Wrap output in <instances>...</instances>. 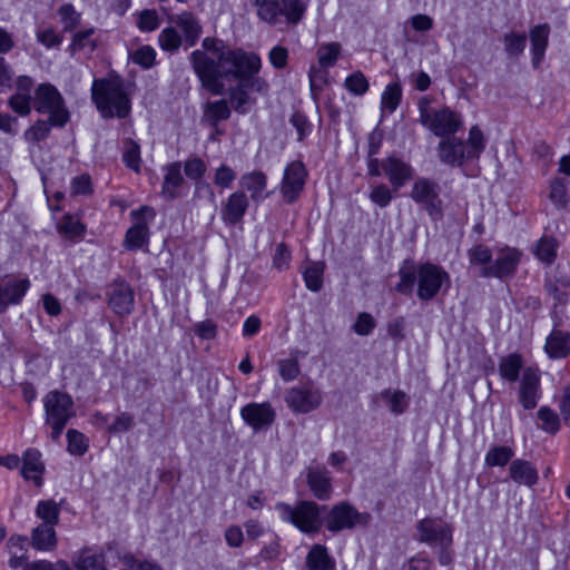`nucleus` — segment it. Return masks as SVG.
<instances>
[{"label": "nucleus", "instance_id": "nucleus-39", "mask_svg": "<svg viewBox=\"0 0 570 570\" xmlns=\"http://www.w3.org/2000/svg\"><path fill=\"white\" fill-rule=\"evenodd\" d=\"M503 43L509 57H519L524 51L527 35L524 32H508L503 36Z\"/></svg>", "mask_w": 570, "mask_h": 570}, {"label": "nucleus", "instance_id": "nucleus-57", "mask_svg": "<svg viewBox=\"0 0 570 570\" xmlns=\"http://www.w3.org/2000/svg\"><path fill=\"white\" fill-rule=\"evenodd\" d=\"M95 33L94 28H88L85 30H80L73 35L72 42L70 45V49L72 51L82 50L85 48H96V42L92 39V36Z\"/></svg>", "mask_w": 570, "mask_h": 570}, {"label": "nucleus", "instance_id": "nucleus-55", "mask_svg": "<svg viewBox=\"0 0 570 570\" xmlns=\"http://www.w3.org/2000/svg\"><path fill=\"white\" fill-rule=\"evenodd\" d=\"M345 88L353 95L361 96L368 90V81L361 71L350 75L344 82Z\"/></svg>", "mask_w": 570, "mask_h": 570}, {"label": "nucleus", "instance_id": "nucleus-29", "mask_svg": "<svg viewBox=\"0 0 570 570\" xmlns=\"http://www.w3.org/2000/svg\"><path fill=\"white\" fill-rule=\"evenodd\" d=\"M43 472V464L40 461V452L35 449H29L23 454V464L21 474L26 480H32L37 485L41 484V474Z\"/></svg>", "mask_w": 570, "mask_h": 570}, {"label": "nucleus", "instance_id": "nucleus-35", "mask_svg": "<svg viewBox=\"0 0 570 570\" xmlns=\"http://www.w3.org/2000/svg\"><path fill=\"white\" fill-rule=\"evenodd\" d=\"M306 11L302 0H281V19L288 24L298 23Z\"/></svg>", "mask_w": 570, "mask_h": 570}, {"label": "nucleus", "instance_id": "nucleus-47", "mask_svg": "<svg viewBox=\"0 0 570 570\" xmlns=\"http://www.w3.org/2000/svg\"><path fill=\"white\" fill-rule=\"evenodd\" d=\"M540 421V429L548 433H556L560 429V421L558 414L548 406H542L537 412Z\"/></svg>", "mask_w": 570, "mask_h": 570}, {"label": "nucleus", "instance_id": "nucleus-59", "mask_svg": "<svg viewBox=\"0 0 570 570\" xmlns=\"http://www.w3.org/2000/svg\"><path fill=\"white\" fill-rule=\"evenodd\" d=\"M160 24V19L155 10H142L138 14L137 26L142 32H151Z\"/></svg>", "mask_w": 570, "mask_h": 570}, {"label": "nucleus", "instance_id": "nucleus-54", "mask_svg": "<svg viewBox=\"0 0 570 570\" xmlns=\"http://www.w3.org/2000/svg\"><path fill=\"white\" fill-rule=\"evenodd\" d=\"M68 451L73 455H82L88 450L87 438L77 430H69L67 432Z\"/></svg>", "mask_w": 570, "mask_h": 570}, {"label": "nucleus", "instance_id": "nucleus-15", "mask_svg": "<svg viewBox=\"0 0 570 570\" xmlns=\"http://www.w3.org/2000/svg\"><path fill=\"white\" fill-rule=\"evenodd\" d=\"M240 417L254 431H266L275 422L276 413L268 402H252L240 409Z\"/></svg>", "mask_w": 570, "mask_h": 570}, {"label": "nucleus", "instance_id": "nucleus-8", "mask_svg": "<svg viewBox=\"0 0 570 570\" xmlns=\"http://www.w3.org/2000/svg\"><path fill=\"white\" fill-rule=\"evenodd\" d=\"M420 121L436 136L455 134L462 126L459 114L448 107L432 109L426 99L419 102Z\"/></svg>", "mask_w": 570, "mask_h": 570}, {"label": "nucleus", "instance_id": "nucleus-2", "mask_svg": "<svg viewBox=\"0 0 570 570\" xmlns=\"http://www.w3.org/2000/svg\"><path fill=\"white\" fill-rule=\"evenodd\" d=\"M92 100L104 117L125 118L130 110V102L124 90V82L117 75L96 79L91 88Z\"/></svg>", "mask_w": 570, "mask_h": 570}, {"label": "nucleus", "instance_id": "nucleus-26", "mask_svg": "<svg viewBox=\"0 0 570 570\" xmlns=\"http://www.w3.org/2000/svg\"><path fill=\"white\" fill-rule=\"evenodd\" d=\"M550 26L548 23L537 24L530 30V42L532 51V66L538 68L543 60L549 42Z\"/></svg>", "mask_w": 570, "mask_h": 570}, {"label": "nucleus", "instance_id": "nucleus-18", "mask_svg": "<svg viewBox=\"0 0 570 570\" xmlns=\"http://www.w3.org/2000/svg\"><path fill=\"white\" fill-rule=\"evenodd\" d=\"M382 169L394 191L412 180L415 173L410 163L395 155L382 159Z\"/></svg>", "mask_w": 570, "mask_h": 570}, {"label": "nucleus", "instance_id": "nucleus-40", "mask_svg": "<svg viewBox=\"0 0 570 570\" xmlns=\"http://www.w3.org/2000/svg\"><path fill=\"white\" fill-rule=\"evenodd\" d=\"M324 267V263L316 262L304 271V282L309 291L318 292L322 288Z\"/></svg>", "mask_w": 570, "mask_h": 570}, {"label": "nucleus", "instance_id": "nucleus-17", "mask_svg": "<svg viewBox=\"0 0 570 570\" xmlns=\"http://www.w3.org/2000/svg\"><path fill=\"white\" fill-rule=\"evenodd\" d=\"M135 224L127 230L125 242L130 248H140L148 237V225L155 218L154 208L141 206L137 210L131 212Z\"/></svg>", "mask_w": 570, "mask_h": 570}, {"label": "nucleus", "instance_id": "nucleus-63", "mask_svg": "<svg viewBox=\"0 0 570 570\" xmlns=\"http://www.w3.org/2000/svg\"><path fill=\"white\" fill-rule=\"evenodd\" d=\"M30 101L29 95L18 92L9 99V106L20 116H28L31 111Z\"/></svg>", "mask_w": 570, "mask_h": 570}, {"label": "nucleus", "instance_id": "nucleus-24", "mask_svg": "<svg viewBox=\"0 0 570 570\" xmlns=\"http://www.w3.org/2000/svg\"><path fill=\"white\" fill-rule=\"evenodd\" d=\"M185 178L181 174V163L173 161L164 167V181L161 195L167 199H175L179 196V188L184 185Z\"/></svg>", "mask_w": 570, "mask_h": 570}, {"label": "nucleus", "instance_id": "nucleus-52", "mask_svg": "<svg viewBox=\"0 0 570 570\" xmlns=\"http://www.w3.org/2000/svg\"><path fill=\"white\" fill-rule=\"evenodd\" d=\"M205 114L214 121L226 120L230 116V110L226 100H217L207 102Z\"/></svg>", "mask_w": 570, "mask_h": 570}, {"label": "nucleus", "instance_id": "nucleus-51", "mask_svg": "<svg viewBox=\"0 0 570 570\" xmlns=\"http://www.w3.org/2000/svg\"><path fill=\"white\" fill-rule=\"evenodd\" d=\"M392 191H394L392 188L381 183L372 187L368 197L372 203L384 208L387 207L393 199Z\"/></svg>", "mask_w": 570, "mask_h": 570}, {"label": "nucleus", "instance_id": "nucleus-12", "mask_svg": "<svg viewBox=\"0 0 570 570\" xmlns=\"http://www.w3.org/2000/svg\"><path fill=\"white\" fill-rule=\"evenodd\" d=\"M370 521V514L360 513L346 502L334 505L328 512L326 528L332 532L352 529L357 524L365 525Z\"/></svg>", "mask_w": 570, "mask_h": 570}, {"label": "nucleus", "instance_id": "nucleus-30", "mask_svg": "<svg viewBox=\"0 0 570 570\" xmlns=\"http://www.w3.org/2000/svg\"><path fill=\"white\" fill-rule=\"evenodd\" d=\"M258 18L271 26L283 22L281 19V0H250Z\"/></svg>", "mask_w": 570, "mask_h": 570}, {"label": "nucleus", "instance_id": "nucleus-11", "mask_svg": "<svg viewBox=\"0 0 570 570\" xmlns=\"http://www.w3.org/2000/svg\"><path fill=\"white\" fill-rule=\"evenodd\" d=\"M450 283L449 274L440 266L425 263L417 267V297L422 301L432 299L443 284Z\"/></svg>", "mask_w": 570, "mask_h": 570}, {"label": "nucleus", "instance_id": "nucleus-27", "mask_svg": "<svg viewBox=\"0 0 570 570\" xmlns=\"http://www.w3.org/2000/svg\"><path fill=\"white\" fill-rule=\"evenodd\" d=\"M544 350L551 358H562L570 354V334L554 328L547 337Z\"/></svg>", "mask_w": 570, "mask_h": 570}, {"label": "nucleus", "instance_id": "nucleus-36", "mask_svg": "<svg viewBox=\"0 0 570 570\" xmlns=\"http://www.w3.org/2000/svg\"><path fill=\"white\" fill-rule=\"evenodd\" d=\"M522 366L523 362L519 354H509L501 358L499 363V373L503 380L508 382H515L519 379Z\"/></svg>", "mask_w": 570, "mask_h": 570}, {"label": "nucleus", "instance_id": "nucleus-31", "mask_svg": "<svg viewBox=\"0 0 570 570\" xmlns=\"http://www.w3.org/2000/svg\"><path fill=\"white\" fill-rule=\"evenodd\" d=\"M240 186L250 194L254 202H259L265 198L264 190L266 188L267 178L262 171H253L244 174L240 177Z\"/></svg>", "mask_w": 570, "mask_h": 570}, {"label": "nucleus", "instance_id": "nucleus-14", "mask_svg": "<svg viewBox=\"0 0 570 570\" xmlns=\"http://www.w3.org/2000/svg\"><path fill=\"white\" fill-rule=\"evenodd\" d=\"M307 178V170L299 160L289 163L281 183V193L286 203H294L302 194Z\"/></svg>", "mask_w": 570, "mask_h": 570}, {"label": "nucleus", "instance_id": "nucleus-23", "mask_svg": "<svg viewBox=\"0 0 570 570\" xmlns=\"http://www.w3.org/2000/svg\"><path fill=\"white\" fill-rule=\"evenodd\" d=\"M439 157L443 163L452 166H461L464 161L472 159L468 156L465 142L455 138L440 141Z\"/></svg>", "mask_w": 570, "mask_h": 570}, {"label": "nucleus", "instance_id": "nucleus-50", "mask_svg": "<svg viewBox=\"0 0 570 570\" xmlns=\"http://www.w3.org/2000/svg\"><path fill=\"white\" fill-rule=\"evenodd\" d=\"M122 160L126 166L136 173L140 170V148L139 145L134 140H127L125 142V151Z\"/></svg>", "mask_w": 570, "mask_h": 570}, {"label": "nucleus", "instance_id": "nucleus-58", "mask_svg": "<svg viewBox=\"0 0 570 570\" xmlns=\"http://www.w3.org/2000/svg\"><path fill=\"white\" fill-rule=\"evenodd\" d=\"M51 126L52 125L50 124V121L38 120L32 127L26 130V140L30 142H39L41 140H45L50 134Z\"/></svg>", "mask_w": 570, "mask_h": 570}, {"label": "nucleus", "instance_id": "nucleus-33", "mask_svg": "<svg viewBox=\"0 0 570 570\" xmlns=\"http://www.w3.org/2000/svg\"><path fill=\"white\" fill-rule=\"evenodd\" d=\"M306 566L308 570H335L334 560L322 544L312 547L306 558Z\"/></svg>", "mask_w": 570, "mask_h": 570}, {"label": "nucleus", "instance_id": "nucleus-5", "mask_svg": "<svg viewBox=\"0 0 570 570\" xmlns=\"http://www.w3.org/2000/svg\"><path fill=\"white\" fill-rule=\"evenodd\" d=\"M275 510L282 521L293 524L305 534L317 533L322 528L321 509L313 501H299L294 507L285 502H277Z\"/></svg>", "mask_w": 570, "mask_h": 570}, {"label": "nucleus", "instance_id": "nucleus-32", "mask_svg": "<svg viewBox=\"0 0 570 570\" xmlns=\"http://www.w3.org/2000/svg\"><path fill=\"white\" fill-rule=\"evenodd\" d=\"M31 544L41 551H51L57 546L56 531L53 525L39 524L31 533Z\"/></svg>", "mask_w": 570, "mask_h": 570}, {"label": "nucleus", "instance_id": "nucleus-41", "mask_svg": "<svg viewBox=\"0 0 570 570\" xmlns=\"http://www.w3.org/2000/svg\"><path fill=\"white\" fill-rule=\"evenodd\" d=\"M513 454L510 446H493L487 452L484 462L489 466H503L512 459Z\"/></svg>", "mask_w": 570, "mask_h": 570}, {"label": "nucleus", "instance_id": "nucleus-25", "mask_svg": "<svg viewBox=\"0 0 570 570\" xmlns=\"http://www.w3.org/2000/svg\"><path fill=\"white\" fill-rule=\"evenodd\" d=\"M509 478L520 485L533 487L539 480V474L531 462L517 459L509 466Z\"/></svg>", "mask_w": 570, "mask_h": 570}, {"label": "nucleus", "instance_id": "nucleus-22", "mask_svg": "<svg viewBox=\"0 0 570 570\" xmlns=\"http://www.w3.org/2000/svg\"><path fill=\"white\" fill-rule=\"evenodd\" d=\"M248 199L243 191H235L225 202L222 208V219L226 225L235 226L243 220L248 208Z\"/></svg>", "mask_w": 570, "mask_h": 570}, {"label": "nucleus", "instance_id": "nucleus-20", "mask_svg": "<svg viewBox=\"0 0 570 570\" xmlns=\"http://www.w3.org/2000/svg\"><path fill=\"white\" fill-rule=\"evenodd\" d=\"M30 287L28 278H0V313L21 302Z\"/></svg>", "mask_w": 570, "mask_h": 570}, {"label": "nucleus", "instance_id": "nucleus-60", "mask_svg": "<svg viewBox=\"0 0 570 570\" xmlns=\"http://www.w3.org/2000/svg\"><path fill=\"white\" fill-rule=\"evenodd\" d=\"M537 257L544 263H552L557 255V245L553 238H542L535 249Z\"/></svg>", "mask_w": 570, "mask_h": 570}, {"label": "nucleus", "instance_id": "nucleus-61", "mask_svg": "<svg viewBox=\"0 0 570 570\" xmlns=\"http://www.w3.org/2000/svg\"><path fill=\"white\" fill-rule=\"evenodd\" d=\"M132 61L144 68H150L156 58V51L150 46H142L134 51Z\"/></svg>", "mask_w": 570, "mask_h": 570}, {"label": "nucleus", "instance_id": "nucleus-45", "mask_svg": "<svg viewBox=\"0 0 570 570\" xmlns=\"http://www.w3.org/2000/svg\"><path fill=\"white\" fill-rule=\"evenodd\" d=\"M158 42L163 50L175 52L180 48L183 39L174 27H167L159 33Z\"/></svg>", "mask_w": 570, "mask_h": 570}, {"label": "nucleus", "instance_id": "nucleus-43", "mask_svg": "<svg viewBox=\"0 0 570 570\" xmlns=\"http://www.w3.org/2000/svg\"><path fill=\"white\" fill-rule=\"evenodd\" d=\"M341 45L330 42L321 45L317 49V60L322 68L333 67L340 56Z\"/></svg>", "mask_w": 570, "mask_h": 570}, {"label": "nucleus", "instance_id": "nucleus-56", "mask_svg": "<svg viewBox=\"0 0 570 570\" xmlns=\"http://www.w3.org/2000/svg\"><path fill=\"white\" fill-rule=\"evenodd\" d=\"M207 166L199 157H189L184 164V171L191 180H200L206 174Z\"/></svg>", "mask_w": 570, "mask_h": 570}, {"label": "nucleus", "instance_id": "nucleus-19", "mask_svg": "<svg viewBox=\"0 0 570 570\" xmlns=\"http://www.w3.org/2000/svg\"><path fill=\"white\" fill-rule=\"evenodd\" d=\"M540 373L532 366L525 367L519 385V401L523 409L532 410L540 399Z\"/></svg>", "mask_w": 570, "mask_h": 570}, {"label": "nucleus", "instance_id": "nucleus-28", "mask_svg": "<svg viewBox=\"0 0 570 570\" xmlns=\"http://www.w3.org/2000/svg\"><path fill=\"white\" fill-rule=\"evenodd\" d=\"M184 33V40L187 46H194L200 37L202 26L195 16L190 12H183L170 19Z\"/></svg>", "mask_w": 570, "mask_h": 570}, {"label": "nucleus", "instance_id": "nucleus-3", "mask_svg": "<svg viewBox=\"0 0 570 570\" xmlns=\"http://www.w3.org/2000/svg\"><path fill=\"white\" fill-rule=\"evenodd\" d=\"M416 539L435 550L441 566L453 562V527L441 518H424L416 525Z\"/></svg>", "mask_w": 570, "mask_h": 570}, {"label": "nucleus", "instance_id": "nucleus-6", "mask_svg": "<svg viewBox=\"0 0 570 570\" xmlns=\"http://www.w3.org/2000/svg\"><path fill=\"white\" fill-rule=\"evenodd\" d=\"M32 101L35 110L48 115L52 126L63 127L69 121L70 114L65 105V99L53 85H39Z\"/></svg>", "mask_w": 570, "mask_h": 570}, {"label": "nucleus", "instance_id": "nucleus-48", "mask_svg": "<svg viewBox=\"0 0 570 570\" xmlns=\"http://www.w3.org/2000/svg\"><path fill=\"white\" fill-rule=\"evenodd\" d=\"M400 283L396 285V291L402 294L411 293L415 281H417V268L413 265H405L400 269Z\"/></svg>", "mask_w": 570, "mask_h": 570}, {"label": "nucleus", "instance_id": "nucleus-46", "mask_svg": "<svg viewBox=\"0 0 570 570\" xmlns=\"http://www.w3.org/2000/svg\"><path fill=\"white\" fill-rule=\"evenodd\" d=\"M382 396L387 401L389 407L394 414L403 413L409 406V396L403 391L385 390Z\"/></svg>", "mask_w": 570, "mask_h": 570}, {"label": "nucleus", "instance_id": "nucleus-37", "mask_svg": "<svg viewBox=\"0 0 570 570\" xmlns=\"http://www.w3.org/2000/svg\"><path fill=\"white\" fill-rule=\"evenodd\" d=\"M58 232L69 240L82 239L86 226L75 216L65 215L58 225Z\"/></svg>", "mask_w": 570, "mask_h": 570}, {"label": "nucleus", "instance_id": "nucleus-42", "mask_svg": "<svg viewBox=\"0 0 570 570\" xmlns=\"http://www.w3.org/2000/svg\"><path fill=\"white\" fill-rule=\"evenodd\" d=\"M402 98V89L401 86L396 82L390 83L385 87L382 98L381 106L384 111L393 112Z\"/></svg>", "mask_w": 570, "mask_h": 570}, {"label": "nucleus", "instance_id": "nucleus-44", "mask_svg": "<svg viewBox=\"0 0 570 570\" xmlns=\"http://www.w3.org/2000/svg\"><path fill=\"white\" fill-rule=\"evenodd\" d=\"M466 145L468 156L478 159L485 148V138L482 130L478 126L470 129Z\"/></svg>", "mask_w": 570, "mask_h": 570}, {"label": "nucleus", "instance_id": "nucleus-1", "mask_svg": "<svg viewBox=\"0 0 570 570\" xmlns=\"http://www.w3.org/2000/svg\"><path fill=\"white\" fill-rule=\"evenodd\" d=\"M202 47L190 53V62L203 87L213 95L225 92L223 79L257 75L262 67L258 55L232 49L216 38H205Z\"/></svg>", "mask_w": 570, "mask_h": 570}, {"label": "nucleus", "instance_id": "nucleus-16", "mask_svg": "<svg viewBox=\"0 0 570 570\" xmlns=\"http://www.w3.org/2000/svg\"><path fill=\"white\" fill-rule=\"evenodd\" d=\"M108 306L120 317L134 312L135 296L130 285L124 281L114 282L106 293Z\"/></svg>", "mask_w": 570, "mask_h": 570}, {"label": "nucleus", "instance_id": "nucleus-53", "mask_svg": "<svg viewBox=\"0 0 570 570\" xmlns=\"http://www.w3.org/2000/svg\"><path fill=\"white\" fill-rule=\"evenodd\" d=\"M470 263L481 268L492 264V252L485 245H475L468 252Z\"/></svg>", "mask_w": 570, "mask_h": 570}, {"label": "nucleus", "instance_id": "nucleus-10", "mask_svg": "<svg viewBox=\"0 0 570 570\" xmlns=\"http://www.w3.org/2000/svg\"><path fill=\"white\" fill-rule=\"evenodd\" d=\"M236 80V86L230 87L228 90L230 104L237 112L245 114L255 101L250 92L265 94L268 89V83L256 75L244 76Z\"/></svg>", "mask_w": 570, "mask_h": 570}, {"label": "nucleus", "instance_id": "nucleus-64", "mask_svg": "<svg viewBox=\"0 0 570 570\" xmlns=\"http://www.w3.org/2000/svg\"><path fill=\"white\" fill-rule=\"evenodd\" d=\"M59 14L62 18L65 31H72L80 22V14L70 4L62 6L59 9Z\"/></svg>", "mask_w": 570, "mask_h": 570}, {"label": "nucleus", "instance_id": "nucleus-49", "mask_svg": "<svg viewBox=\"0 0 570 570\" xmlns=\"http://www.w3.org/2000/svg\"><path fill=\"white\" fill-rule=\"evenodd\" d=\"M550 199L558 207H564L569 202L568 184L561 178H554L550 184Z\"/></svg>", "mask_w": 570, "mask_h": 570}, {"label": "nucleus", "instance_id": "nucleus-9", "mask_svg": "<svg viewBox=\"0 0 570 570\" xmlns=\"http://www.w3.org/2000/svg\"><path fill=\"white\" fill-rule=\"evenodd\" d=\"M287 406L299 414L309 413L323 402L322 391L311 381L291 387L285 395Z\"/></svg>", "mask_w": 570, "mask_h": 570}, {"label": "nucleus", "instance_id": "nucleus-13", "mask_svg": "<svg viewBox=\"0 0 570 570\" xmlns=\"http://www.w3.org/2000/svg\"><path fill=\"white\" fill-rule=\"evenodd\" d=\"M520 258L521 252L517 248L502 247L497 252L494 262L481 268L480 274L483 277L510 278L515 273Z\"/></svg>", "mask_w": 570, "mask_h": 570}, {"label": "nucleus", "instance_id": "nucleus-7", "mask_svg": "<svg viewBox=\"0 0 570 570\" xmlns=\"http://www.w3.org/2000/svg\"><path fill=\"white\" fill-rule=\"evenodd\" d=\"M440 191L441 188L436 181L421 176L413 180L409 197L422 207L432 220L439 222L444 215V204Z\"/></svg>", "mask_w": 570, "mask_h": 570}, {"label": "nucleus", "instance_id": "nucleus-38", "mask_svg": "<svg viewBox=\"0 0 570 570\" xmlns=\"http://www.w3.org/2000/svg\"><path fill=\"white\" fill-rule=\"evenodd\" d=\"M35 513L42 521L41 524L55 527L59 521L60 509L53 500H41L38 502Z\"/></svg>", "mask_w": 570, "mask_h": 570}, {"label": "nucleus", "instance_id": "nucleus-62", "mask_svg": "<svg viewBox=\"0 0 570 570\" xmlns=\"http://www.w3.org/2000/svg\"><path fill=\"white\" fill-rule=\"evenodd\" d=\"M277 367L281 377L286 382L295 380L299 374L298 363L293 358L278 361Z\"/></svg>", "mask_w": 570, "mask_h": 570}, {"label": "nucleus", "instance_id": "nucleus-21", "mask_svg": "<svg viewBox=\"0 0 570 570\" xmlns=\"http://www.w3.org/2000/svg\"><path fill=\"white\" fill-rule=\"evenodd\" d=\"M307 485L313 495L321 500H330L333 492L332 478L324 466H309L306 473Z\"/></svg>", "mask_w": 570, "mask_h": 570}, {"label": "nucleus", "instance_id": "nucleus-4", "mask_svg": "<svg viewBox=\"0 0 570 570\" xmlns=\"http://www.w3.org/2000/svg\"><path fill=\"white\" fill-rule=\"evenodd\" d=\"M43 410L45 423L50 428L49 436L58 441L67 423L76 414L73 400L69 394L53 390L45 395Z\"/></svg>", "mask_w": 570, "mask_h": 570}, {"label": "nucleus", "instance_id": "nucleus-34", "mask_svg": "<svg viewBox=\"0 0 570 570\" xmlns=\"http://www.w3.org/2000/svg\"><path fill=\"white\" fill-rule=\"evenodd\" d=\"M76 570H107L102 552L85 549L75 559Z\"/></svg>", "mask_w": 570, "mask_h": 570}]
</instances>
